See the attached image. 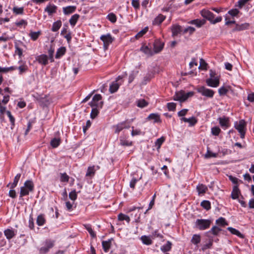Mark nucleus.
Wrapping results in <instances>:
<instances>
[{
	"mask_svg": "<svg viewBox=\"0 0 254 254\" xmlns=\"http://www.w3.org/2000/svg\"><path fill=\"white\" fill-rule=\"evenodd\" d=\"M200 14L202 17L209 20L212 24H216L220 22L222 19L221 16H218L215 18L214 14L207 9H202L200 11Z\"/></svg>",
	"mask_w": 254,
	"mask_h": 254,
	"instance_id": "obj_1",
	"label": "nucleus"
},
{
	"mask_svg": "<svg viewBox=\"0 0 254 254\" xmlns=\"http://www.w3.org/2000/svg\"><path fill=\"white\" fill-rule=\"evenodd\" d=\"M247 123L244 120H241L239 122H235L234 127L240 134V137L243 139L245 138L247 130Z\"/></svg>",
	"mask_w": 254,
	"mask_h": 254,
	"instance_id": "obj_2",
	"label": "nucleus"
},
{
	"mask_svg": "<svg viewBox=\"0 0 254 254\" xmlns=\"http://www.w3.org/2000/svg\"><path fill=\"white\" fill-rule=\"evenodd\" d=\"M33 182L31 181H26L24 184V186L20 188V197L28 195L29 192L33 191Z\"/></svg>",
	"mask_w": 254,
	"mask_h": 254,
	"instance_id": "obj_3",
	"label": "nucleus"
},
{
	"mask_svg": "<svg viewBox=\"0 0 254 254\" xmlns=\"http://www.w3.org/2000/svg\"><path fill=\"white\" fill-rule=\"evenodd\" d=\"M211 221L208 219H198L195 222V227L200 230H204L209 228Z\"/></svg>",
	"mask_w": 254,
	"mask_h": 254,
	"instance_id": "obj_4",
	"label": "nucleus"
},
{
	"mask_svg": "<svg viewBox=\"0 0 254 254\" xmlns=\"http://www.w3.org/2000/svg\"><path fill=\"white\" fill-rule=\"evenodd\" d=\"M193 95V92H189L186 93L184 91H180L175 93L173 97L174 100L184 102L189 97Z\"/></svg>",
	"mask_w": 254,
	"mask_h": 254,
	"instance_id": "obj_5",
	"label": "nucleus"
},
{
	"mask_svg": "<svg viewBox=\"0 0 254 254\" xmlns=\"http://www.w3.org/2000/svg\"><path fill=\"white\" fill-rule=\"evenodd\" d=\"M197 91L202 96L207 98H212L214 94V92L211 89H208L204 86H200L197 88Z\"/></svg>",
	"mask_w": 254,
	"mask_h": 254,
	"instance_id": "obj_6",
	"label": "nucleus"
},
{
	"mask_svg": "<svg viewBox=\"0 0 254 254\" xmlns=\"http://www.w3.org/2000/svg\"><path fill=\"white\" fill-rule=\"evenodd\" d=\"M100 39L103 42L104 47L105 49L108 48L109 45L112 43L113 41V38L110 34L102 35L100 37Z\"/></svg>",
	"mask_w": 254,
	"mask_h": 254,
	"instance_id": "obj_7",
	"label": "nucleus"
},
{
	"mask_svg": "<svg viewBox=\"0 0 254 254\" xmlns=\"http://www.w3.org/2000/svg\"><path fill=\"white\" fill-rule=\"evenodd\" d=\"M102 99V96L100 94H95L92 99V101L90 103V105L91 107H102V104L99 105V101L101 100ZM102 104V102L100 103Z\"/></svg>",
	"mask_w": 254,
	"mask_h": 254,
	"instance_id": "obj_8",
	"label": "nucleus"
},
{
	"mask_svg": "<svg viewBox=\"0 0 254 254\" xmlns=\"http://www.w3.org/2000/svg\"><path fill=\"white\" fill-rule=\"evenodd\" d=\"M207 85L212 87H217L219 85V79L218 77L209 78L206 80Z\"/></svg>",
	"mask_w": 254,
	"mask_h": 254,
	"instance_id": "obj_9",
	"label": "nucleus"
},
{
	"mask_svg": "<svg viewBox=\"0 0 254 254\" xmlns=\"http://www.w3.org/2000/svg\"><path fill=\"white\" fill-rule=\"evenodd\" d=\"M115 128V133H119L124 128H128L129 127V124H127V121L119 123L116 126H114Z\"/></svg>",
	"mask_w": 254,
	"mask_h": 254,
	"instance_id": "obj_10",
	"label": "nucleus"
},
{
	"mask_svg": "<svg viewBox=\"0 0 254 254\" xmlns=\"http://www.w3.org/2000/svg\"><path fill=\"white\" fill-rule=\"evenodd\" d=\"M122 77L121 76H119L117 78L116 80L113 82L112 84L110 86V92L111 93H113L116 92L119 88L120 85L121 84V83H118V81L119 80L121 79Z\"/></svg>",
	"mask_w": 254,
	"mask_h": 254,
	"instance_id": "obj_11",
	"label": "nucleus"
},
{
	"mask_svg": "<svg viewBox=\"0 0 254 254\" xmlns=\"http://www.w3.org/2000/svg\"><path fill=\"white\" fill-rule=\"evenodd\" d=\"M99 169V167L98 166L89 167L86 173V176L92 177L94 175L95 172Z\"/></svg>",
	"mask_w": 254,
	"mask_h": 254,
	"instance_id": "obj_12",
	"label": "nucleus"
},
{
	"mask_svg": "<svg viewBox=\"0 0 254 254\" xmlns=\"http://www.w3.org/2000/svg\"><path fill=\"white\" fill-rule=\"evenodd\" d=\"M57 7L54 4H49L45 9V11L47 12L49 15L56 12Z\"/></svg>",
	"mask_w": 254,
	"mask_h": 254,
	"instance_id": "obj_13",
	"label": "nucleus"
},
{
	"mask_svg": "<svg viewBox=\"0 0 254 254\" xmlns=\"http://www.w3.org/2000/svg\"><path fill=\"white\" fill-rule=\"evenodd\" d=\"M4 234L7 239L10 240L16 235V233L12 229H7L4 231Z\"/></svg>",
	"mask_w": 254,
	"mask_h": 254,
	"instance_id": "obj_14",
	"label": "nucleus"
},
{
	"mask_svg": "<svg viewBox=\"0 0 254 254\" xmlns=\"http://www.w3.org/2000/svg\"><path fill=\"white\" fill-rule=\"evenodd\" d=\"M38 62L44 65H46L48 63V58L46 55H41L37 58Z\"/></svg>",
	"mask_w": 254,
	"mask_h": 254,
	"instance_id": "obj_15",
	"label": "nucleus"
},
{
	"mask_svg": "<svg viewBox=\"0 0 254 254\" xmlns=\"http://www.w3.org/2000/svg\"><path fill=\"white\" fill-rule=\"evenodd\" d=\"M240 193V190L238 188V185L234 186L233 190L231 193V197L233 199H236L239 197V194Z\"/></svg>",
	"mask_w": 254,
	"mask_h": 254,
	"instance_id": "obj_16",
	"label": "nucleus"
},
{
	"mask_svg": "<svg viewBox=\"0 0 254 254\" xmlns=\"http://www.w3.org/2000/svg\"><path fill=\"white\" fill-rule=\"evenodd\" d=\"M164 46V44L159 41H156L154 44V51L155 53H158L160 52Z\"/></svg>",
	"mask_w": 254,
	"mask_h": 254,
	"instance_id": "obj_17",
	"label": "nucleus"
},
{
	"mask_svg": "<svg viewBox=\"0 0 254 254\" xmlns=\"http://www.w3.org/2000/svg\"><path fill=\"white\" fill-rule=\"evenodd\" d=\"M112 240V239H109L108 241H104L102 242V245L105 252H108L110 249Z\"/></svg>",
	"mask_w": 254,
	"mask_h": 254,
	"instance_id": "obj_18",
	"label": "nucleus"
},
{
	"mask_svg": "<svg viewBox=\"0 0 254 254\" xmlns=\"http://www.w3.org/2000/svg\"><path fill=\"white\" fill-rule=\"evenodd\" d=\"M249 27V24L248 23H244L241 24H237L236 27L234 29V31H241L247 29Z\"/></svg>",
	"mask_w": 254,
	"mask_h": 254,
	"instance_id": "obj_19",
	"label": "nucleus"
},
{
	"mask_svg": "<svg viewBox=\"0 0 254 254\" xmlns=\"http://www.w3.org/2000/svg\"><path fill=\"white\" fill-rule=\"evenodd\" d=\"M227 230L230 232L231 234L236 235L239 238H243L244 237V235L241 234L239 231L234 228L229 227L227 228Z\"/></svg>",
	"mask_w": 254,
	"mask_h": 254,
	"instance_id": "obj_20",
	"label": "nucleus"
},
{
	"mask_svg": "<svg viewBox=\"0 0 254 254\" xmlns=\"http://www.w3.org/2000/svg\"><path fill=\"white\" fill-rule=\"evenodd\" d=\"M165 19V16L162 14H159L153 20V24L154 25L160 24Z\"/></svg>",
	"mask_w": 254,
	"mask_h": 254,
	"instance_id": "obj_21",
	"label": "nucleus"
},
{
	"mask_svg": "<svg viewBox=\"0 0 254 254\" xmlns=\"http://www.w3.org/2000/svg\"><path fill=\"white\" fill-rule=\"evenodd\" d=\"M66 52V49L64 47H61L59 48L57 51L55 58L56 59H59L63 55H64Z\"/></svg>",
	"mask_w": 254,
	"mask_h": 254,
	"instance_id": "obj_22",
	"label": "nucleus"
},
{
	"mask_svg": "<svg viewBox=\"0 0 254 254\" xmlns=\"http://www.w3.org/2000/svg\"><path fill=\"white\" fill-rule=\"evenodd\" d=\"M196 190L198 194H204L207 190V187L203 184H199L196 187Z\"/></svg>",
	"mask_w": 254,
	"mask_h": 254,
	"instance_id": "obj_23",
	"label": "nucleus"
},
{
	"mask_svg": "<svg viewBox=\"0 0 254 254\" xmlns=\"http://www.w3.org/2000/svg\"><path fill=\"white\" fill-rule=\"evenodd\" d=\"M76 6H68L63 8V12L65 14H69L75 11Z\"/></svg>",
	"mask_w": 254,
	"mask_h": 254,
	"instance_id": "obj_24",
	"label": "nucleus"
},
{
	"mask_svg": "<svg viewBox=\"0 0 254 254\" xmlns=\"http://www.w3.org/2000/svg\"><path fill=\"white\" fill-rule=\"evenodd\" d=\"M181 120L184 122L189 123L191 126H194L197 122V120L193 117L190 118H183L181 119Z\"/></svg>",
	"mask_w": 254,
	"mask_h": 254,
	"instance_id": "obj_25",
	"label": "nucleus"
},
{
	"mask_svg": "<svg viewBox=\"0 0 254 254\" xmlns=\"http://www.w3.org/2000/svg\"><path fill=\"white\" fill-rule=\"evenodd\" d=\"M62 24V21L61 20H58L53 24V26L52 27V31L53 32H57L60 28Z\"/></svg>",
	"mask_w": 254,
	"mask_h": 254,
	"instance_id": "obj_26",
	"label": "nucleus"
},
{
	"mask_svg": "<svg viewBox=\"0 0 254 254\" xmlns=\"http://www.w3.org/2000/svg\"><path fill=\"white\" fill-rule=\"evenodd\" d=\"M172 32L173 36L177 35L181 31V27L179 25H174L172 27Z\"/></svg>",
	"mask_w": 254,
	"mask_h": 254,
	"instance_id": "obj_27",
	"label": "nucleus"
},
{
	"mask_svg": "<svg viewBox=\"0 0 254 254\" xmlns=\"http://www.w3.org/2000/svg\"><path fill=\"white\" fill-rule=\"evenodd\" d=\"M148 120H153L155 123L160 122V116L158 114H150L147 117Z\"/></svg>",
	"mask_w": 254,
	"mask_h": 254,
	"instance_id": "obj_28",
	"label": "nucleus"
},
{
	"mask_svg": "<svg viewBox=\"0 0 254 254\" xmlns=\"http://www.w3.org/2000/svg\"><path fill=\"white\" fill-rule=\"evenodd\" d=\"M79 18V15L78 14H74L73 15L69 20L70 25L72 26H74L77 22L78 19Z\"/></svg>",
	"mask_w": 254,
	"mask_h": 254,
	"instance_id": "obj_29",
	"label": "nucleus"
},
{
	"mask_svg": "<svg viewBox=\"0 0 254 254\" xmlns=\"http://www.w3.org/2000/svg\"><path fill=\"white\" fill-rule=\"evenodd\" d=\"M41 34V33L40 31L37 32L31 31L29 34V36L32 40L36 41L38 38Z\"/></svg>",
	"mask_w": 254,
	"mask_h": 254,
	"instance_id": "obj_30",
	"label": "nucleus"
},
{
	"mask_svg": "<svg viewBox=\"0 0 254 254\" xmlns=\"http://www.w3.org/2000/svg\"><path fill=\"white\" fill-rule=\"evenodd\" d=\"M140 239H141L142 242L145 245H150L152 243L151 238L149 236H146L145 235L142 236H141Z\"/></svg>",
	"mask_w": 254,
	"mask_h": 254,
	"instance_id": "obj_31",
	"label": "nucleus"
},
{
	"mask_svg": "<svg viewBox=\"0 0 254 254\" xmlns=\"http://www.w3.org/2000/svg\"><path fill=\"white\" fill-rule=\"evenodd\" d=\"M219 124L222 127H227L229 124V120L226 118H220L219 119Z\"/></svg>",
	"mask_w": 254,
	"mask_h": 254,
	"instance_id": "obj_32",
	"label": "nucleus"
},
{
	"mask_svg": "<svg viewBox=\"0 0 254 254\" xmlns=\"http://www.w3.org/2000/svg\"><path fill=\"white\" fill-rule=\"evenodd\" d=\"M190 23L195 25L198 27H200L205 23V20L197 19L190 21Z\"/></svg>",
	"mask_w": 254,
	"mask_h": 254,
	"instance_id": "obj_33",
	"label": "nucleus"
},
{
	"mask_svg": "<svg viewBox=\"0 0 254 254\" xmlns=\"http://www.w3.org/2000/svg\"><path fill=\"white\" fill-rule=\"evenodd\" d=\"M46 222L44 216L42 214L38 216L37 218V224L38 226H43Z\"/></svg>",
	"mask_w": 254,
	"mask_h": 254,
	"instance_id": "obj_34",
	"label": "nucleus"
},
{
	"mask_svg": "<svg viewBox=\"0 0 254 254\" xmlns=\"http://www.w3.org/2000/svg\"><path fill=\"white\" fill-rule=\"evenodd\" d=\"M61 143V139L59 138H54L51 140L50 144L53 148L57 147Z\"/></svg>",
	"mask_w": 254,
	"mask_h": 254,
	"instance_id": "obj_35",
	"label": "nucleus"
},
{
	"mask_svg": "<svg viewBox=\"0 0 254 254\" xmlns=\"http://www.w3.org/2000/svg\"><path fill=\"white\" fill-rule=\"evenodd\" d=\"M221 231V229L217 226H213L210 231L207 232V234L212 233L214 235H217Z\"/></svg>",
	"mask_w": 254,
	"mask_h": 254,
	"instance_id": "obj_36",
	"label": "nucleus"
},
{
	"mask_svg": "<svg viewBox=\"0 0 254 254\" xmlns=\"http://www.w3.org/2000/svg\"><path fill=\"white\" fill-rule=\"evenodd\" d=\"M21 177L20 174H17L14 178V181L12 184L10 185V188L14 189L17 185L18 182Z\"/></svg>",
	"mask_w": 254,
	"mask_h": 254,
	"instance_id": "obj_37",
	"label": "nucleus"
},
{
	"mask_svg": "<svg viewBox=\"0 0 254 254\" xmlns=\"http://www.w3.org/2000/svg\"><path fill=\"white\" fill-rule=\"evenodd\" d=\"M191 242L195 245H197L200 242V236L199 235L194 234L193 235L191 240Z\"/></svg>",
	"mask_w": 254,
	"mask_h": 254,
	"instance_id": "obj_38",
	"label": "nucleus"
},
{
	"mask_svg": "<svg viewBox=\"0 0 254 254\" xmlns=\"http://www.w3.org/2000/svg\"><path fill=\"white\" fill-rule=\"evenodd\" d=\"M118 219L120 221L125 220L127 223H129V221H130V218H129V216L127 215H125L124 214H123V213L119 214L118 215Z\"/></svg>",
	"mask_w": 254,
	"mask_h": 254,
	"instance_id": "obj_39",
	"label": "nucleus"
},
{
	"mask_svg": "<svg viewBox=\"0 0 254 254\" xmlns=\"http://www.w3.org/2000/svg\"><path fill=\"white\" fill-rule=\"evenodd\" d=\"M201 206L207 210L211 208L210 202L208 200H203L200 204Z\"/></svg>",
	"mask_w": 254,
	"mask_h": 254,
	"instance_id": "obj_40",
	"label": "nucleus"
},
{
	"mask_svg": "<svg viewBox=\"0 0 254 254\" xmlns=\"http://www.w3.org/2000/svg\"><path fill=\"white\" fill-rule=\"evenodd\" d=\"M69 177L65 173L60 174V181L62 182H68Z\"/></svg>",
	"mask_w": 254,
	"mask_h": 254,
	"instance_id": "obj_41",
	"label": "nucleus"
},
{
	"mask_svg": "<svg viewBox=\"0 0 254 254\" xmlns=\"http://www.w3.org/2000/svg\"><path fill=\"white\" fill-rule=\"evenodd\" d=\"M171 245H172L171 243L169 241H168L167 242V243L166 244V245L163 246L161 247V250H162V251H163L164 252L169 251L170 250V249L171 248Z\"/></svg>",
	"mask_w": 254,
	"mask_h": 254,
	"instance_id": "obj_42",
	"label": "nucleus"
},
{
	"mask_svg": "<svg viewBox=\"0 0 254 254\" xmlns=\"http://www.w3.org/2000/svg\"><path fill=\"white\" fill-rule=\"evenodd\" d=\"M84 227L92 238L96 237V233L93 231L91 226L90 225H85Z\"/></svg>",
	"mask_w": 254,
	"mask_h": 254,
	"instance_id": "obj_43",
	"label": "nucleus"
},
{
	"mask_svg": "<svg viewBox=\"0 0 254 254\" xmlns=\"http://www.w3.org/2000/svg\"><path fill=\"white\" fill-rule=\"evenodd\" d=\"M216 223L217 224H218L219 225H221V226H225V225H228V223L226 221L225 219L223 217H220L219 219H218L216 221Z\"/></svg>",
	"mask_w": 254,
	"mask_h": 254,
	"instance_id": "obj_44",
	"label": "nucleus"
},
{
	"mask_svg": "<svg viewBox=\"0 0 254 254\" xmlns=\"http://www.w3.org/2000/svg\"><path fill=\"white\" fill-rule=\"evenodd\" d=\"M137 105L140 108H144L148 105V103L144 99L139 100L137 101Z\"/></svg>",
	"mask_w": 254,
	"mask_h": 254,
	"instance_id": "obj_45",
	"label": "nucleus"
},
{
	"mask_svg": "<svg viewBox=\"0 0 254 254\" xmlns=\"http://www.w3.org/2000/svg\"><path fill=\"white\" fill-rule=\"evenodd\" d=\"M165 140V138L163 137H161L159 138H158L156 141L155 142V145L157 146V149H159L162 144L163 143V142Z\"/></svg>",
	"mask_w": 254,
	"mask_h": 254,
	"instance_id": "obj_46",
	"label": "nucleus"
},
{
	"mask_svg": "<svg viewBox=\"0 0 254 254\" xmlns=\"http://www.w3.org/2000/svg\"><path fill=\"white\" fill-rule=\"evenodd\" d=\"M23 8L15 6L13 8V11L15 14H22L23 13Z\"/></svg>",
	"mask_w": 254,
	"mask_h": 254,
	"instance_id": "obj_47",
	"label": "nucleus"
},
{
	"mask_svg": "<svg viewBox=\"0 0 254 254\" xmlns=\"http://www.w3.org/2000/svg\"><path fill=\"white\" fill-rule=\"evenodd\" d=\"M92 108H93L90 114V117L91 118L94 119L98 115L99 112L98 109H97V107H93Z\"/></svg>",
	"mask_w": 254,
	"mask_h": 254,
	"instance_id": "obj_48",
	"label": "nucleus"
},
{
	"mask_svg": "<svg viewBox=\"0 0 254 254\" xmlns=\"http://www.w3.org/2000/svg\"><path fill=\"white\" fill-rule=\"evenodd\" d=\"M138 73V71H132L131 73L129 74V77H128V82L130 83L132 82V81L134 80L136 76L137 75Z\"/></svg>",
	"mask_w": 254,
	"mask_h": 254,
	"instance_id": "obj_49",
	"label": "nucleus"
},
{
	"mask_svg": "<svg viewBox=\"0 0 254 254\" xmlns=\"http://www.w3.org/2000/svg\"><path fill=\"white\" fill-rule=\"evenodd\" d=\"M148 31V27H145L140 31L137 33V34L136 35L135 37L136 38H139L141 37L143 35H144L147 31Z\"/></svg>",
	"mask_w": 254,
	"mask_h": 254,
	"instance_id": "obj_50",
	"label": "nucleus"
},
{
	"mask_svg": "<svg viewBox=\"0 0 254 254\" xmlns=\"http://www.w3.org/2000/svg\"><path fill=\"white\" fill-rule=\"evenodd\" d=\"M108 19L112 23H115L117 20V17L115 14L110 13L107 16Z\"/></svg>",
	"mask_w": 254,
	"mask_h": 254,
	"instance_id": "obj_51",
	"label": "nucleus"
},
{
	"mask_svg": "<svg viewBox=\"0 0 254 254\" xmlns=\"http://www.w3.org/2000/svg\"><path fill=\"white\" fill-rule=\"evenodd\" d=\"M55 241L51 240H47L45 242V245L49 249L54 245Z\"/></svg>",
	"mask_w": 254,
	"mask_h": 254,
	"instance_id": "obj_52",
	"label": "nucleus"
},
{
	"mask_svg": "<svg viewBox=\"0 0 254 254\" xmlns=\"http://www.w3.org/2000/svg\"><path fill=\"white\" fill-rule=\"evenodd\" d=\"M220 130H221L219 127H213L211 128V133L214 135H218L219 134Z\"/></svg>",
	"mask_w": 254,
	"mask_h": 254,
	"instance_id": "obj_53",
	"label": "nucleus"
},
{
	"mask_svg": "<svg viewBox=\"0 0 254 254\" xmlns=\"http://www.w3.org/2000/svg\"><path fill=\"white\" fill-rule=\"evenodd\" d=\"M228 91V90L224 86L220 87L218 90V93L220 96L226 94Z\"/></svg>",
	"mask_w": 254,
	"mask_h": 254,
	"instance_id": "obj_54",
	"label": "nucleus"
},
{
	"mask_svg": "<svg viewBox=\"0 0 254 254\" xmlns=\"http://www.w3.org/2000/svg\"><path fill=\"white\" fill-rule=\"evenodd\" d=\"M217 154L211 152L210 150H207V152L205 154V158H209L211 157H216Z\"/></svg>",
	"mask_w": 254,
	"mask_h": 254,
	"instance_id": "obj_55",
	"label": "nucleus"
},
{
	"mask_svg": "<svg viewBox=\"0 0 254 254\" xmlns=\"http://www.w3.org/2000/svg\"><path fill=\"white\" fill-rule=\"evenodd\" d=\"M69 197L73 201H74L77 198V194L75 190H73L69 193Z\"/></svg>",
	"mask_w": 254,
	"mask_h": 254,
	"instance_id": "obj_56",
	"label": "nucleus"
},
{
	"mask_svg": "<svg viewBox=\"0 0 254 254\" xmlns=\"http://www.w3.org/2000/svg\"><path fill=\"white\" fill-rule=\"evenodd\" d=\"M120 141V144L123 146H130L131 145V142L125 140L123 138H121Z\"/></svg>",
	"mask_w": 254,
	"mask_h": 254,
	"instance_id": "obj_57",
	"label": "nucleus"
},
{
	"mask_svg": "<svg viewBox=\"0 0 254 254\" xmlns=\"http://www.w3.org/2000/svg\"><path fill=\"white\" fill-rule=\"evenodd\" d=\"M195 31V28L192 27H190V26H189L186 28H185L184 31H183V32L184 33H189L190 34L193 33Z\"/></svg>",
	"mask_w": 254,
	"mask_h": 254,
	"instance_id": "obj_58",
	"label": "nucleus"
},
{
	"mask_svg": "<svg viewBox=\"0 0 254 254\" xmlns=\"http://www.w3.org/2000/svg\"><path fill=\"white\" fill-rule=\"evenodd\" d=\"M131 5L135 9H139L140 6L139 0H132Z\"/></svg>",
	"mask_w": 254,
	"mask_h": 254,
	"instance_id": "obj_59",
	"label": "nucleus"
},
{
	"mask_svg": "<svg viewBox=\"0 0 254 254\" xmlns=\"http://www.w3.org/2000/svg\"><path fill=\"white\" fill-rule=\"evenodd\" d=\"M239 13V10L236 8L231 9L228 11V13L232 16H237Z\"/></svg>",
	"mask_w": 254,
	"mask_h": 254,
	"instance_id": "obj_60",
	"label": "nucleus"
},
{
	"mask_svg": "<svg viewBox=\"0 0 254 254\" xmlns=\"http://www.w3.org/2000/svg\"><path fill=\"white\" fill-rule=\"evenodd\" d=\"M176 107V104L175 103H168L167 104V108L169 111H174Z\"/></svg>",
	"mask_w": 254,
	"mask_h": 254,
	"instance_id": "obj_61",
	"label": "nucleus"
},
{
	"mask_svg": "<svg viewBox=\"0 0 254 254\" xmlns=\"http://www.w3.org/2000/svg\"><path fill=\"white\" fill-rule=\"evenodd\" d=\"M141 50L142 51H143V52H144L145 54H147V55H152V51H151V50L148 48V47H142L141 48Z\"/></svg>",
	"mask_w": 254,
	"mask_h": 254,
	"instance_id": "obj_62",
	"label": "nucleus"
},
{
	"mask_svg": "<svg viewBox=\"0 0 254 254\" xmlns=\"http://www.w3.org/2000/svg\"><path fill=\"white\" fill-rule=\"evenodd\" d=\"M15 49H16L15 51V54L18 55L19 59H21V57L22 56V53H23L22 50L21 49H20V48H19L17 46H15Z\"/></svg>",
	"mask_w": 254,
	"mask_h": 254,
	"instance_id": "obj_63",
	"label": "nucleus"
},
{
	"mask_svg": "<svg viewBox=\"0 0 254 254\" xmlns=\"http://www.w3.org/2000/svg\"><path fill=\"white\" fill-rule=\"evenodd\" d=\"M206 65H207V64L205 63V62L204 61V60H203L202 59H201L200 60V65H199V68H201V69H206Z\"/></svg>",
	"mask_w": 254,
	"mask_h": 254,
	"instance_id": "obj_64",
	"label": "nucleus"
}]
</instances>
